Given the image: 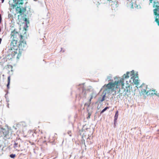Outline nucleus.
Returning <instances> with one entry per match:
<instances>
[{
	"label": "nucleus",
	"instance_id": "24",
	"mask_svg": "<svg viewBox=\"0 0 159 159\" xmlns=\"http://www.w3.org/2000/svg\"><path fill=\"white\" fill-rule=\"evenodd\" d=\"M16 156V155L15 154H11L10 155V157L11 158H14Z\"/></svg>",
	"mask_w": 159,
	"mask_h": 159
},
{
	"label": "nucleus",
	"instance_id": "12",
	"mask_svg": "<svg viewBox=\"0 0 159 159\" xmlns=\"http://www.w3.org/2000/svg\"><path fill=\"white\" fill-rule=\"evenodd\" d=\"M131 8L133 9H135V10L140 9L141 8L140 5H137L136 3H134V4L131 3Z\"/></svg>",
	"mask_w": 159,
	"mask_h": 159
},
{
	"label": "nucleus",
	"instance_id": "15",
	"mask_svg": "<svg viewBox=\"0 0 159 159\" xmlns=\"http://www.w3.org/2000/svg\"><path fill=\"white\" fill-rule=\"evenodd\" d=\"M118 111H116L115 115L114 116V124L115 125L116 123V120L118 117Z\"/></svg>",
	"mask_w": 159,
	"mask_h": 159
},
{
	"label": "nucleus",
	"instance_id": "11",
	"mask_svg": "<svg viewBox=\"0 0 159 159\" xmlns=\"http://www.w3.org/2000/svg\"><path fill=\"white\" fill-rule=\"evenodd\" d=\"M0 131L2 133L3 135L5 137H7V135L8 134V129H6L3 128L2 127H0Z\"/></svg>",
	"mask_w": 159,
	"mask_h": 159
},
{
	"label": "nucleus",
	"instance_id": "28",
	"mask_svg": "<svg viewBox=\"0 0 159 159\" xmlns=\"http://www.w3.org/2000/svg\"><path fill=\"white\" fill-rule=\"evenodd\" d=\"M67 133L70 136H71V131H68L67 132Z\"/></svg>",
	"mask_w": 159,
	"mask_h": 159
},
{
	"label": "nucleus",
	"instance_id": "26",
	"mask_svg": "<svg viewBox=\"0 0 159 159\" xmlns=\"http://www.w3.org/2000/svg\"><path fill=\"white\" fill-rule=\"evenodd\" d=\"M91 102H90V101H89V103H85V105L87 106L88 107H89L90 106Z\"/></svg>",
	"mask_w": 159,
	"mask_h": 159
},
{
	"label": "nucleus",
	"instance_id": "22",
	"mask_svg": "<svg viewBox=\"0 0 159 159\" xmlns=\"http://www.w3.org/2000/svg\"><path fill=\"white\" fill-rule=\"evenodd\" d=\"M24 20L25 22L26 25H27L29 23V22L28 20L26 18H24Z\"/></svg>",
	"mask_w": 159,
	"mask_h": 159
},
{
	"label": "nucleus",
	"instance_id": "31",
	"mask_svg": "<svg viewBox=\"0 0 159 159\" xmlns=\"http://www.w3.org/2000/svg\"><path fill=\"white\" fill-rule=\"evenodd\" d=\"M2 20V17H1V14H0V22L1 23Z\"/></svg>",
	"mask_w": 159,
	"mask_h": 159
},
{
	"label": "nucleus",
	"instance_id": "29",
	"mask_svg": "<svg viewBox=\"0 0 159 159\" xmlns=\"http://www.w3.org/2000/svg\"><path fill=\"white\" fill-rule=\"evenodd\" d=\"M157 92H156V93H154V94L156 95L157 96L159 97V93H157Z\"/></svg>",
	"mask_w": 159,
	"mask_h": 159
},
{
	"label": "nucleus",
	"instance_id": "41",
	"mask_svg": "<svg viewBox=\"0 0 159 159\" xmlns=\"http://www.w3.org/2000/svg\"><path fill=\"white\" fill-rule=\"evenodd\" d=\"M1 29H0V32H1Z\"/></svg>",
	"mask_w": 159,
	"mask_h": 159
},
{
	"label": "nucleus",
	"instance_id": "21",
	"mask_svg": "<svg viewBox=\"0 0 159 159\" xmlns=\"http://www.w3.org/2000/svg\"><path fill=\"white\" fill-rule=\"evenodd\" d=\"M8 82L7 84V89H9V85L10 83V76H8Z\"/></svg>",
	"mask_w": 159,
	"mask_h": 159
},
{
	"label": "nucleus",
	"instance_id": "42",
	"mask_svg": "<svg viewBox=\"0 0 159 159\" xmlns=\"http://www.w3.org/2000/svg\"><path fill=\"white\" fill-rule=\"evenodd\" d=\"M115 94H116V91H115Z\"/></svg>",
	"mask_w": 159,
	"mask_h": 159
},
{
	"label": "nucleus",
	"instance_id": "36",
	"mask_svg": "<svg viewBox=\"0 0 159 159\" xmlns=\"http://www.w3.org/2000/svg\"><path fill=\"white\" fill-rule=\"evenodd\" d=\"M4 0H1L2 1V2L3 3Z\"/></svg>",
	"mask_w": 159,
	"mask_h": 159
},
{
	"label": "nucleus",
	"instance_id": "30",
	"mask_svg": "<svg viewBox=\"0 0 159 159\" xmlns=\"http://www.w3.org/2000/svg\"><path fill=\"white\" fill-rule=\"evenodd\" d=\"M126 86H127L128 85H129L128 84V81H126Z\"/></svg>",
	"mask_w": 159,
	"mask_h": 159
},
{
	"label": "nucleus",
	"instance_id": "14",
	"mask_svg": "<svg viewBox=\"0 0 159 159\" xmlns=\"http://www.w3.org/2000/svg\"><path fill=\"white\" fill-rule=\"evenodd\" d=\"M153 7L154 8L153 10H159V2H154Z\"/></svg>",
	"mask_w": 159,
	"mask_h": 159
},
{
	"label": "nucleus",
	"instance_id": "16",
	"mask_svg": "<svg viewBox=\"0 0 159 159\" xmlns=\"http://www.w3.org/2000/svg\"><path fill=\"white\" fill-rule=\"evenodd\" d=\"M125 91L126 93L129 92L130 90V86L129 85H128L127 86H125Z\"/></svg>",
	"mask_w": 159,
	"mask_h": 159
},
{
	"label": "nucleus",
	"instance_id": "8",
	"mask_svg": "<svg viewBox=\"0 0 159 159\" xmlns=\"http://www.w3.org/2000/svg\"><path fill=\"white\" fill-rule=\"evenodd\" d=\"M147 86L145 84H143L141 85L140 87L142 88V89L141 90V92H142L143 94H146L147 95H148L150 94V93H149V92L148 91L147 92V89L146 88V89H144L143 88V87L145 88Z\"/></svg>",
	"mask_w": 159,
	"mask_h": 159
},
{
	"label": "nucleus",
	"instance_id": "2",
	"mask_svg": "<svg viewBox=\"0 0 159 159\" xmlns=\"http://www.w3.org/2000/svg\"><path fill=\"white\" fill-rule=\"evenodd\" d=\"M24 0H18L17 2L16 3L14 4H12L11 6V7L12 8H16V10H25V8L21 7L20 5H22L23 3V1Z\"/></svg>",
	"mask_w": 159,
	"mask_h": 159
},
{
	"label": "nucleus",
	"instance_id": "34",
	"mask_svg": "<svg viewBox=\"0 0 159 159\" xmlns=\"http://www.w3.org/2000/svg\"><path fill=\"white\" fill-rule=\"evenodd\" d=\"M2 39L1 38H0V44H1V41H2Z\"/></svg>",
	"mask_w": 159,
	"mask_h": 159
},
{
	"label": "nucleus",
	"instance_id": "10",
	"mask_svg": "<svg viewBox=\"0 0 159 159\" xmlns=\"http://www.w3.org/2000/svg\"><path fill=\"white\" fill-rule=\"evenodd\" d=\"M131 79L133 80V82L135 84H136L137 85H138L139 82L137 74H136V75H133L131 77Z\"/></svg>",
	"mask_w": 159,
	"mask_h": 159
},
{
	"label": "nucleus",
	"instance_id": "27",
	"mask_svg": "<svg viewBox=\"0 0 159 159\" xmlns=\"http://www.w3.org/2000/svg\"><path fill=\"white\" fill-rule=\"evenodd\" d=\"M90 99H89V101H90V102H91V100L93 98H94V96H92V95H90Z\"/></svg>",
	"mask_w": 159,
	"mask_h": 159
},
{
	"label": "nucleus",
	"instance_id": "6",
	"mask_svg": "<svg viewBox=\"0 0 159 159\" xmlns=\"http://www.w3.org/2000/svg\"><path fill=\"white\" fill-rule=\"evenodd\" d=\"M134 70H133L132 71L130 72V73L127 72H126V74H124L123 76V78L122 79H123V83L124 82V80L125 79H127L128 78L129 76H131L133 75H134Z\"/></svg>",
	"mask_w": 159,
	"mask_h": 159
},
{
	"label": "nucleus",
	"instance_id": "23",
	"mask_svg": "<svg viewBox=\"0 0 159 159\" xmlns=\"http://www.w3.org/2000/svg\"><path fill=\"white\" fill-rule=\"evenodd\" d=\"M107 108H108V107H106L104 109H103L102 111L101 112V113L102 114V113H103V112H104L105 111H106V110L107 109Z\"/></svg>",
	"mask_w": 159,
	"mask_h": 159
},
{
	"label": "nucleus",
	"instance_id": "33",
	"mask_svg": "<svg viewBox=\"0 0 159 159\" xmlns=\"http://www.w3.org/2000/svg\"><path fill=\"white\" fill-rule=\"evenodd\" d=\"M7 106L8 108H9V104L8 103H7Z\"/></svg>",
	"mask_w": 159,
	"mask_h": 159
},
{
	"label": "nucleus",
	"instance_id": "32",
	"mask_svg": "<svg viewBox=\"0 0 159 159\" xmlns=\"http://www.w3.org/2000/svg\"><path fill=\"white\" fill-rule=\"evenodd\" d=\"M6 102H7V103H8V102H9V100L8 98H6Z\"/></svg>",
	"mask_w": 159,
	"mask_h": 159
},
{
	"label": "nucleus",
	"instance_id": "3",
	"mask_svg": "<svg viewBox=\"0 0 159 159\" xmlns=\"http://www.w3.org/2000/svg\"><path fill=\"white\" fill-rule=\"evenodd\" d=\"M16 11V13H13V14H12V11H9L8 12V17L9 18H10L11 17H12L13 16H16V14H18L17 16L18 17V18H19L20 16H22L23 15H24V13L25 11ZM24 17V15H23Z\"/></svg>",
	"mask_w": 159,
	"mask_h": 159
},
{
	"label": "nucleus",
	"instance_id": "39",
	"mask_svg": "<svg viewBox=\"0 0 159 159\" xmlns=\"http://www.w3.org/2000/svg\"><path fill=\"white\" fill-rule=\"evenodd\" d=\"M17 0H13L14 2H16Z\"/></svg>",
	"mask_w": 159,
	"mask_h": 159
},
{
	"label": "nucleus",
	"instance_id": "20",
	"mask_svg": "<svg viewBox=\"0 0 159 159\" xmlns=\"http://www.w3.org/2000/svg\"><path fill=\"white\" fill-rule=\"evenodd\" d=\"M90 95L94 96V98H95L96 97V93L95 91L94 90H93L92 93L91 94H90Z\"/></svg>",
	"mask_w": 159,
	"mask_h": 159
},
{
	"label": "nucleus",
	"instance_id": "17",
	"mask_svg": "<svg viewBox=\"0 0 159 159\" xmlns=\"http://www.w3.org/2000/svg\"><path fill=\"white\" fill-rule=\"evenodd\" d=\"M104 94L102 96V98L100 100H99V103H101L103 101H104L105 99V97L106 95L107 94V93H103Z\"/></svg>",
	"mask_w": 159,
	"mask_h": 159
},
{
	"label": "nucleus",
	"instance_id": "13",
	"mask_svg": "<svg viewBox=\"0 0 159 159\" xmlns=\"http://www.w3.org/2000/svg\"><path fill=\"white\" fill-rule=\"evenodd\" d=\"M86 95L87 94L86 90L83 89L82 93H80L79 95L80 97L81 98H85Z\"/></svg>",
	"mask_w": 159,
	"mask_h": 159
},
{
	"label": "nucleus",
	"instance_id": "37",
	"mask_svg": "<svg viewBox=\"0 0 159 159\" xmlns=\"http://www.w3.org/2000/svg\"><path fill=\"white\" fill-rule=\"evenodd\" d=\"M54 137H55V135H54V137H53V140H55V139H54Z\"/></svg>",
	"mask_w": 159,
	"mask_h": 159
},
{
	"label": "nucleus",
	"instance_id": "19",
	"mask_svg": "<svg viewBox=\"0 0 159 159\" xmlns=\"http://www.w3.org/2000/svg\"><path fill=\"white\" fill-rule=\"evenodd\" d=\"M8 52H11V55H13V56H15L16 54L17 53V52L16 51H13V50L12 51H11V52H10V51H9V50H8Z\"/></svg>",
	"mask_w": 159,
	"mask_h": 159
},
{
	"label": "nucleus",
	"instance_id": "4",
	"mask_svg": "<svg viewBox=\"0 0 159 159\" xmlns=\"http://www.w3.org/2000/svg\"><path fill=\"white\" fill-rule=\"evenodd\" d=\"M11 38L12 39H16L17 40L18 38H20V40H22L23 36L21 35H20L19 33L15 30H14L11 33Z\"/></svg>",
	"mask_w": 159,
	"mask_h": 159
},
{
	"label": "nucleus",
	"instance_id": "7",
	"mask_svg": "<svg viewBox=\"0 0 159 159\" xmlns=\"http://www.w3.org/2000/svg\"><path fill=\"white\" fill-rule=\"evenodd\" d=\"M12 40L10 44V47H11V49H9V51L10 52H11V51L13 50V49L16 48V44L17 42V40L16 39H12Z\"/></svg>",
	"mask_w": 159,
	"mask_h": 159
},
{
	"label": "nucleus",
	"instance_id": "25",
	"mask_svg": "<svg viewBox=\"0 0 159 159\" xmlns=\"http://www.w3.org/2000/svg\"><path fill=\"white\" fill-rule=\"evenodd\" d=\"M17 145L18 143H16V142H15L13 146L14 148H17Z\"/></svg>",
	"mask_w": 159,
	"mask_h": 159
},
{
	"label": "nucleus",
	"instance_id": "18",
	"mask_svg": "<svg viewBox=\"0 0 159 159\" xmlns=\"http://www.w3.org/2000/svg\"><path fill=\"white\" fill-rule=\"evenodd\" d=\"M106 80H108V81L111 80L113 81L112 76L111 75H108V76H107V78Z\"/></svg>",
	"mask_w": 159,
	"mask_h": 159
},
{
	"label": "nucleus",
	"instance_id": "1",
	"mask_svg": "<svg viewBox=\"0 0 159 159\" xmlns=\"http://www.w3.org/2000/svg\"><path fill=\"white\" fill-rule=\"evenodd\" d=\"M120 85L123 88L125 86L123 79H120V80L115 81L114 83L109 82L107 84H105L103 86V87H106V88L103 91V93H107V94L108 93H110V91H114V87L116 85V88H119V86Z\"/></svg>",
	"mask_w": 159,
	"mask_h": 159
},
{
	"label": "nucleus",
	"instance_id": "35",
	"mask_svg": "<svg viewBox=\"0 0 159 159\" xmlns=\"http://www.w3.org/2000/svg\"><path fill=\"white\" fill-rule=\"evenodd\" d=\"M14 11H12V14H13V13H15L14 12H13Z\"/></svg>",
	"mask_w": 159,
	"mask_h": 159
},
{
	"label": "nucleus",
	"instance_id": "5",
	"mask_svg": "<svg viewBox=\"0 0 159 159\" xmlns=\"http://www.w3.org/2000/svg\"><path fill=\"white\" fill-rule=\"evenodd\" d=\"M20 43L18 46L19 49L22 50H25L27 48L26 42L24 41H21V40H20Z\"/></svg>",
	"mask_w": 159,
	"mask_h": 159
},
{
	"label": "nucleus",
	"instance_id": "9",
	"mask_svg": "<svg viewBox=\"0 0 159 159\" xmlns=\"http://www.w3.org/2000/svg\"><path fill=\"white\" fill-rule=\"evenodd\" d=\"M154 14L156 16L155 21L159 25V11H154Z\"/></svg>",
	"mask_w": 159,
	"mask_h": 159
},
{
	"label": "nucleus",
	"instance_id": "38",
	"mask_svg": "<svg viewBox=\"0 0 159 159\" xmlns=\"http://www.w3.org/2000/svg\"><path fill=\"white\" fill-rule=\"evenodd\" d=\"M90 115L88 116V118H90Z\"/></svg>",
	"mask_w": 159,
	"mask_h": 159
},
{
	"label": "nucleus",
	"instance_id": "40",
	"mask_svg": "<svg viewBox=\"0 0 159 159\" xmlns=\"http://www.w3.org/2000/svg\"><path fill=\"white\" fill-rule=\"evenodd\" d=\"M112 0H107V1H111Z\"/></svg>",
	"mask_w": 159,
	"mask_h": 159
}]
</instances>
